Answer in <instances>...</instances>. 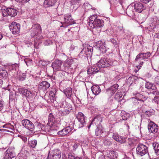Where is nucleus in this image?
Wrapping results in <instances>:
<instances>
[{"label": "nucleus", "instance_id": "obj_1", "mask_svg": "<svg viewBox=\"0 0 159 159\" xmlns=\"http://www.w3.org/2000/svg\"><path fill=\"white\" fill-rule=\"evenodd\" d=\"M88 25L93 29H100L103 26V21L97 18V15H92L89 17Z\"/></svg>", "mask_w": 159, "mask_h": 159}, {"label": "nucleus", "instance_id": "obj_2", "mask_svg": "<svg viewBox=\"0 0 159 159\" xmlns=\"http://www.w3.org/2000/svg\"><path fill=\"white\" fill-rule=\"evenodd\" d=\"M41 28L40 25L38 23H34L33 24L29 32L32 37H34L36 36V39H39L40 38H38L37 37L39 34L41 33ZM42 36L40 37V38Z\"/></svg>", "mask_w": 159, "mask_h": 159}, {"label": "nucleus", "instance_id": "obj_3", "mask_svg": "<svg viewBox=\"0 0 159 159\" xmlns=\"http://www.w3.org/2000/svg\"><path fill=\"white\" fill-rule=\"evenodd\" d=\"M97 66L99 67L106 68L115 66L113 61L111 59L105 57L101 58L97 63Z\"/></svg>", "mask_w": 159, "mask_h": 159}, {"label": "nucleus", "instance_id": "obj_4", "mask_svg": "<svg viewBox=\"0 0 159 159\" xmlns=\"http://www.w3.org/2000/svg\"><path fill=\"white\" fill-rule=\"evenodd\" d=\"M136 152L137 154L143 156L147 153L148 154L150 157V153L148 152V147L146 145L142 144H139L137 146L136 148Z\"/></svg>", "mask_w": 159, "mask_h": 159}, {"label": "nucleus", "instance_id": "obj_5", "mask_svg": "<svg viewBox=\"0 0 159 159\" xmlns=\"http://www.w3.org/2000/svg\"><path fill=\"white\" fill-rule=\"evenodd\" d=\"M81 0H66L68 7L72 10H76L81 5Z\"/></svg>", "mask_w": 159, "mask_h": 159}, {"label": "nucleus", "instance_id": "obj_6", "mask_svg": "<svg viewBox=\"0 0 159 159\" xmlns=\"http://www.w3.org/2000/svg\"><path fill=\"white\" fill-rule=\"evenodd\" d=\"M64 19L63 24L61 27H66L74 24V21L70 14H67L64 15Z\"/></svg>", "mask_w": 159, "mask_h": 159}, {"label": "nucleus", "instance_id": "obj_7", "mask_svg": "<svg viewBox=\"0 0 159 159\" xmlns=\"http://www.w3.org/2000/svg\"><path fill=\"white\" fill-rule=\"evenodd\" d=\"M22 124L25 127L31 131L32 133L35 132L34 126L31 121L25 119L22 120Z\"/></svg>", "mask_w": 159, "mask_h": 159}, {"label": "nucleus", "instance_id": "obj_8", "mask_svg": "<svg viewBox=\"0 0 159 159\" xmlns=\"http://www.w3.org/2000/svg\"><path fill=\"white\" fill-rule=\"evenodd\" d=\"M9 28L12 33L14 34H18L20 31V24L15 22H12L9 26Z\"/></svg>", "mask_w": 159, "mask_h": 159}, {"label": "nucleus", "instance_id": "obj_9", "mask_svg": "<svg viewBox=\"0 0 159 159\" xmlns=\"http://www.w3.org/2000/svg\"><path fill=\"white\" fill-rule=\"evenodd\" d=\"M35 125L36 127V130H35V132L42 130L46 132H50V130H51L50 129L49 126L47 125L43 124L39 122L36 123Z\"/></svg>", "mask_w": 159, "mask_h": 159}, {"label": "nucleus", "instance_id": "obj_10", "mask_svg": "<svg viewBox=\"0 0 159 159\" xmlns=\"http://www.w3.org/2000/svg\"><path fill=\"white\" fill-rule=\"evenodd\" d=\"M145 87L146 88L149 89V91L148 92V94L149 95H152V93H154V92L158 90L155 85L149 82H146Z\"/></svg>", "mask_w": 159, "mask_h": 159}, {"label": "nucleus", "instance_id": "obj_11", "mask_svg": "<svg viewBox=\"0 0 159 159\" xmlns=\"http://www.w3.org/2000/svg\"><path fill=\"white\" fill-rule=\"evenodd\" d=\"M148 125V129L149 132L155 134L158 132L159 130L158 126L153 122L149 120Z\"/></svg>", "mask_w": 159, "mask_h": 159}, {"label": "nucleus", "instance_id": "obj_12", "mask_svg": "<svg viewBox=\"0 0 159 159\" xmlns=\"http://www.w3.org/2000/svg\"><path fill=\"white\" fill-rule=\"evenodd\" d=\"M76 118L80 123L79 128H81L84 126V125L86 123V117L82 112H80L77 115Z\"/></svg>", "mask_w": 159, "mask_h": 159}, {"label": "nucleus", "instance_id": "obj_13", "mask_svg": "<svg viewBox=\"0 0 159 159\" xmlns=\"http://www.w3.org/2000/svg\"><path fill=\"white\" fill-rule=\"evenodd\" d=\"M135 11L139 13L141 12L146 8L145 6L139 2H135L132 3Z\"/></svg>", "mask_w": 159, "mask_h": 159}, {"label": "nucleus", "instance_id": "obj_14", "mask_svg": "<svg viewBox=\"0 0 159 159\" xmlns=\"http://www.w3.org/2000/svg\"><path fill=\"white\" fill-rule=\"evenodd\" d=\"M61 157V152L58 149L52 151L48 156V159H60Z\"/></svg>", "mask_w": 159, "mask_h": 159}, {"label": "nucleus", "instance_id": "obj_15", "mask_svg": "<svg viewBox=\"0 0 159 159\" xmlns=\"http://www.w3.org/2000/svg\"><path fill=\"white\" fill-rule=\"evenodd\" d=\"M62 62L61 61L57 60L53 61L52 64L51 66L53 68L54 71L64 70V69L61 67Z\"/></svg>", "mask_w": 159, "mask_h": 159}, {"label": "nucleus", "instance_id": "obj_16", "mask_svg": "<svg viewBox=\"0 0 159 159\" xmlns=\"http://www.w3.org/2000/svg\"><path fill=\"white\" fill-rule=\"evenodd\" d=\"M64 66L65 67L66 66L67 67L64 69V70L63 71H64V72L61 73L63 75V74L65 76L66 75H67L68 76L71 77L74 72V70L72 68H70V65L67 63H65Z\"/></svg>", "mask_w": 159, "mask_h": 159}, {"label": "nucleus", "instance_id": "obj_17", "mask_svg": "<svg viewBox=\"0 0 159 159\" xmlns=\"http://www.w3.org/2000/svg\"><path fill=\"white\" fill-rule=\"evenodd\" d=\"M14 148L12 147H10L6 150L4 157L5 159H12L15 157L14 151Z\"/></svg>", "mask_w": 159, "mask_h": 159}, {"label": "nucleus", "instance_id": "obj_18", "mask_svg": "<svg viewBox=\"0 0 159 159\" xmlns=\"http://www.w3.org/2000/svg\"><path fill=\"white\" fill-rule=\"evenodd\" d=\"M18 67V64L16 63L9 65H8V69L9 72L12 73V75L15 76L17 73Z\"/></svg>", "mask_w": 159, "mask_h": 159}, {"label": "nucleus", "instance_id": "obj_19", "mask_svg": "<svg viewBox=\"0 0 159 159\" xmlns=\"http://www.w3.org/2000/svg\"><path fill=\"white\" fill-rule=\"evenodd\" d=\"M119 86L117 84L113 85L106 90V93L109 96L113 95L118 89Z\"/></svg>", "mask_w": 159, "mask_h": 159}, {"label": "nucleus", "instance_id": "obj_20", "mask_svg": "<svg viewBox=\"0 0 159 159\" xmlns=\"http://www.w3.org/2000/svg\"><path fill=\"white\" fill-rule=\"evenodd\" d=\"M132 4L129 5L126 10V13L127 15L132 18L135 17V10Z\"/></svg>", "mask_w": 159, "mask_h": 159}, {"label": "nucleus", "instance_id": "obj_21", "mask_svg": "<svg viewBox=\"0 0 159 159\" xmlns=\"http://www.w3.org/2000/svg\"><path fill=\"white\" fill-rule=\"evenodd\" d=\"M71 127L70 126H69L59 131L57 134L58 135L61 136H66L71 131Z\"/></svg>", "mask_w": 159, "mask_h": 159}, {"label": "nucleus", "instance_id": "obj_22", "mask_svg": "<svg viewBox=\"0 0 159 159\" xmlns=\"http://www.w3.org/2000/svg\"><path fill=\"white\" fill-rule=\"evenodd\" d=\"M50 86V84L46 81L42 82L39 86V89L43 92H45Z\"/></svg>", "mask_w": 159, "mask_h": 159}, {"label": "nucleus", "instance_id": "obj_23", "mask_svg": "<svg viewBox=\"0 0 159 159\" xmlns=\"http://www.w3.org/2000/svg\"><path fill=\"white\" fill-rule=\"evenodd\" d=\"M96 45L98 48L102 52H106L107 51L105 44L102 41H99L97 42Z\"/></svg>", "mask_w": 159, "mask_h": 159}, {"label": "nucleus", "instance_id": "obj_24", "mask_svg": "<svg viewBox=\"0 0 159 159\" xmlns=\"http://www.w3.org/2000/svg\"><path fill=\"white\" fill-rule=\"evenodd\" d=\"M106 156L110 159H116L117 158V153L115 151L109 150L106 152Z\"/></svg>", "mask_w": 159, "mask_h": 159}, {"label": "nucleus", "instance_id": "obj_25", "mask_svg": "<svg viewBox=\"0 0 159 159\" xmlns=\"http://www.w3.org/2000/svg\"><path fill=\"white\" fill-rule=\"evenodd\" d=\"M150 53L149 52H147L145 53H140L139 54L136 56L135 59L136 61H138V59L142 58L143 59H147L150 56Z\"/></svg>", "mask_w": 159, "mask_h": 159}, {"label": "nucleus", "instance_id": "obj_26", "mask_svg": "<svg viewBox=\"0 0 159 159\" xmlns=\"http://www.w3.org/2000/svg\"><path fill=\"white\" fill-rule=\"evenodd\" d=\"M18 90L20 93L22 94L26 97H29L31 94V92L27 89L19 88Z\"/></svg>", "mask_w": 159, "mask_h": 159}, {"label": "nucleus", "instance_id": "obj_27", "mask_svg": "<svg viewBox=\"0 0 159 159\" xmlns=\"http://www.w3.org/2000/svg\"><path fill=\"white\" fill-rule=\"evenodd\" d=\"M48 121L47 125L49 126L50 129L51 130V129L55 124V119L51 113L49 115Z\"/></svg>", "mask_w": 159, "mask_h": 159}, {"label": "nucleus", "instance_id": "obj_28", "mask_svg": "<svg viewBox=\"0 0 159 159\" xmlns=\"http://www.w3.org/2000/svg\"><path fill=\"white\" fill-rule=\"evenodd\" d=\"M56 2V0H47L44 1L43 2V6L45 7H52L54 5Z\"/></svg>", "mask_w": 159, "mask_h": 159}, {"label": "nucleus", "instance_id": "obj_29", "mask_svg": "<svg viewBox=\"0 0 159 159\" xmlns=\"http://www.w3.org/2000/svg\"><path fill=\"white\" fill-rule=\"evenodd\" d=\"M64 93L67 98L71 99V98L73 95L72 89L68 87L64 90Z\"/></svg>", "mask_w": 159, "mask_h": 159}, {"label": "nucleus", "instance_id": "obj_30", "mask_svg": "<svg viewBox=\"0 0 159 159\" xmlns=\"http://www.w3.org/2000/svg\"><path fill=\"white\" fill-rule=\"evenodd\" d=\"M91 89L93 93L95 95H98L101 91L100 87L97 85H93Z\"/></svg>", "mask_w": 159, "mask_h": 159}, {"label": "nucleus", "instance_id": "obj_31", "mask_svg": "<svg viewBox=\"0 0 159 159\" xmlns=\"http://www.w3.org/2000/svg\"><path fill=\"white\" fill-rule=\"evenodd\" d=\"M83 45L84 47V51L85 50V52L86 56L90 55L91 51H93V47L86 44H84Z\"/></svg>", "mask_w": 159, "mask_h": 159}, {"label": "nucleus", "instance_id": "obj_32", "mask_svg": "<svg viewBox=\"0 0 159 159\" xmlns=\"http://www.w3.org/2000/svg\"><path fill=\"white\" fill-rule=\"evenodd\" d=\"M8 15L11 17H15L17 15V10L13 8H8Z\"/></svg>", "mask_w": 159, "mask_h": 159}, {"label": "nucleus", "instance_id": "obj_33", "mask_svg": "<svg viewBox=\"0 0 159 159\" xmlns=\"http://www.w3.org/2000/svg\"><path fill=\"white\" fill-rule=\"evenodd\" d=\"M58 91V89L55 87H53L52 89V90L50 91L49 95L52 97V99L54 100L56 98L57 95V92Z\"/></svg>", "mask_w": 159, "mask_h": 159}, {"label": "nucleus", "instance_id": "obj_34", "mask_svg": "<svg viewBox=\"0 0 159 159\" xmlns=\"http://www.w3.org/2000/svg\"><path fill=\"white\" fill-rule=\"evenodd\" d=\"M153 93H152L153 96L155 95L153 101L155 103L158 104L159 103V92L158 90L157 91Z\"/></svg>", "mask_w": 159, "mask_h": 159}, {"label": "nucleus", "instance_id": "obj_35", "mask_svg": "<svg viewBox=\"0 0 159 159\" xmlns=\"http://www.w3.org/2000/svg\"><path fill=\"white\" fill-rule=\"evenodd\" d=\"M103 131L102 127L97 126V128L95 130V134L96 136H99L103 133Z\"/></svg>", "mask_w": 159, "mask_h": 159}, {"label": "nucleus", "instance_id": "obj_36", "mask_svg": "<svg viewBox=\"0 0 159 159\" xmlns=\"http://www.w3.org/2000/svg\"><path fill=\"white\" fill-rule=\"evenodd\" d=\"M7 72L5 70H3L2 67H0V78H6L7 77Z\"/></svg>", "mask_w": 159, "mask_h": 159}, {"label": "nucleus", "instance_id": "obj_37", "mask_svg": "<svg viewBox=\"0 0 159 159\" xmlns=\"http://www.w3.org/2000/svg\"><path fill=\"white\" fill-rule=\"evenodd\" d=\"M137 100L139 101H142L144 102L148 98L147 96H145L142 94H138L137 96Z\"/></svg>", "mask_w": 159, "mask_h": 159}, {"label": "nucleus", "instance_id": "obj_38", "mask_svg": "<svg viewBox=\"0 0 159 159\" xmlns=\"http://www.w3.org/2000/svg\"><path fill=\"white\" fill-rule=\"evenodd\" d=\"M73 110L71 107L65 109L61 111V115L62 116H65L68 115L70 112H73Z\"/></svg>", "mask_w": 159, "mask_h": 159}, {"label": "nucleus", "instance_id": "obj_39", "mask_svg": "<svg viewBox=\"0 0 159 159\" xmlns=\"http://www.w3.org/2000/svg\"><path fill=\"white\" fill-rule=\"evenodd\" d=\"M152 146L155 153L157 155H159V144L157 143H152Z\"/></svg>", "mask_w": 159, "mask_h": 159}, {"label": "nucleus", "instance_id": "obj_40", "mask_svg": "<svg viewBox=\"0 0 159 159\" xmlns=\"http://www.w3.org/2000/svg\"><path fill=\"white\" fill-rule=\"evenodd\" d=\"M153 25H154L155 27L156 28L159 25V19L157 17H154L152 20Z\"/></svg>", "mask_w": 159, "mask_h": 159}, {"label": "nucleus", "instance_id": "obj_41", "mask_svg": "<svg viewBox=\"0 0 159 159\" xmlns=\"http://www.w3.org/2000/svg\"><path fill=\"white\" fill-rule=\"evenodd\" d=\"M37 144V141L35 139L32 140L30 141L29 143L30 146L32 148H35Z\"/></svg>", "mask_w": 159, "mask_h": 159}, {"label": "nucleus", "instance_id": "obj_42", "mask_svg": "<svg viewBox=\"0 0 159 159\" xmlns=\"http://www.w3.org/2000/svg\"><path fill=\"white\" fill-rule=\"evenodd\" d=\"M93 121L95 122V123H97L98 124H100L102 122V119L100 116H98L94 118Z\"/></svg>", "mask_w": 159, "mask_h": 159}, {"label": "nucleus", "instance_id": "obj_43", "mask_svg": "<svg viewBox=\"0 0 159 159\" xmlns=\"http://www.w3.org/2000/svg\"><path fill=\"white\" fill-rule=\"evenodd\" d=\"M99 66H97V64L96 65L93 66H92V69L93 70H94V73L95 74L98 72L100 70V68Z\"/></svg>", "mask_w": 159, "mask_h": 159}, {"label": "nucleus", "instance_id": "obj_44", "mask_svg": "<svg viewBox=\"0 0 159 159\" xmlns=\"http://www.w3.org/2000/svg\"><path fill=\"white\" fill-rule=\"evenodd\" d=\"M154 113V111L153 109H150L149 111H147L145 112V114L148 116H150Z\"/></svg>", "mask_w": 159, "mask_h": 159}, {"label": "nucleus", "instance_id": "obj_45", "mask_svg": "<svg viewBox=\"0 0 159 159\" xmlns=\"http://www.w3.org/2000/svg\"><path fill=\"white\" fill-rule=\"evenodd\" d=\"M118 140L119 141H117V142L121 143H123L126 142V138L125 137H123L120 135Z\"/></svg>", "mask_w": 159, "mask_h": 159}, {"label": "nucleus", "instance_id": "obj_46", "mask_svg": "<svg viewBox=\"0 0 159 159\" xmlns=\"http://www.w3.org/2000/svg\"><path fill=\"white\" fill-rule=\"evenodd\" d=\"M8 10V8H7L6 9H4L3 10H2V15L3 16H9L8 15V11L7 10Z\"/></svg>", "mask_w": 159, "mask_h": 159}, {"label": "nucleus", "instance_id": "obj_47", "mask_svg": "<svg viewBox=\"0 0 159 159\" xmlns=\"http://www.w3.org/2000/svg\"><path fill=\"white\" fill-rule=\"evenodd\" d=\"M85 51V50L84 51V48H83L79 54V56L80 57H85L87 56Z\"/></svg>", "mask_w": 159, "mask_h": 159}, {"label": "nucleus", "instance_id": "obj_48", "mask_svg": "<svg viewBox=\"0 0 159 159\" xmlns=\"http://www.w3.org/2000/svg\"><path fill=\"white\" fill-rule=\"evenodd\" d=\"M104 144L106 146H110L111 144V143L109 139H105L104 140Z\"/></svg>", "mask_w": 159, "mask_h": 159}, {"label": "nucleus", "instance_id": "obj_49", "mask_svg": "<svg viewBox=\"0 0 159 159\" xmlns=\"http://www.w3.org/2000/svg\"><path fill=\"white\" fill-rule=\"evenodd\" d=\"M15 97V95H14L13 93L11 92L10 93L9 95V100L10 101H13Z\"/></svg>", "mask_w": 159, "mask_h": 159}, {"label": "nucleus", "instance_id": "obj_50", "mask_svg": "<svg viewBox=\"0 0 159 159\" xmlns=\"http://www.w3.org/2000/svg\"><path fill=\"white\" fill-rule=\"evenodd\" d=\"M52 43L51 40L48 39L44 41L43 44L45 46H48L52 44Z\"/></svg>", "mask_w": 159, "mask_h": 159}, {"label": "nucleus", "instance_id": "obj_51", "mask_svg": "<svg viewBox=\"0 0 159 159\" xmlns=\"http://www.w3.org/2000/svg\"><path fill=\"white\" fill-rule=\"evenodd\" d=\"M87 72L88 74L90 75L92 74H95L94 72V70H93V69H92V66L88 69Z\"/></svg>", "mask_w": 159, "mask_h": 159}, {"label": "nucleus", "instance_id": "obj_52", "mask_svg": "<svg viewBox=\"0 0 159 159\" xmlns=\"http://www.w3.org/2000/svg\"><path fill=\"white\" fill-rule=\"evenodd\" d=\"M4 107V101L0 98V111L3 109Z\"/></svg>", "mask_w": 159, "mask_h": 159}, {"label": "nucleus", "instance_id": "obj_53", "mask_svg": "<svg viewBox=\"0 0 159 159\" xmlns=\"http://www.w3.org/2000/svg\"><path fill=\"white\" fill-rule=\"evenodd\" d=\"M120 136V135L116 134H113L112 136V138L114 140L117 141H119V138Z\"/></svg>", "mask_w": 159, "mask_h": 159}, {"label": "nucleus", "instance_id": "obj_54", "mask_svg": "<svg viewBox=\"0 0 159 159\" xmlns=\"http://www.w3.org/2000/svg\"><path fill=\"white\" fill-rule=\"evenodd\" d=\"M26 78V75L25 74L23 73L19 75V79L20 80L23 81Z\"/></svg>", "mask_w": 159, "mask_h": 159}, {"label": "nucleus", "instance_id": "obj_55", "mask_svg": "<svg viewBox=\"0 0 159 159\" xmlns=\"http://www.w3.org/2000/svg\"><path fill=\"white\" fill-rule=\"evenodd\" d=\"M79 146V144L78 143H75L73 145L72 147L73 148V151H75Z\"/></svg>", "mask_w": 159, "mask_h": 159}, {"label": "nucleus", "instance_id": "obj_56", "mask_svg": "<svg viewBox=\"0 0 159 159\" xmlns=\"http://www.w3.org/2000/svg\"><path fill=\"white\" fill-rule=\"evenodd\" d=\"M143 63V62H141L139 65H138L136 66V67L138 69V70H136V72L138 71L140 69V68L142 66Z\"/></svg>", "mask_w": 159, "mask_h": 159}, {"label": "nucleus", "instance_id": "obj_57", "mask_svg": "<svg viewBox=\"0 0 159 159\" xmlns=\"http://www.w3.org/2000/svg\"><path fill=\"white\" fill-rule=\"evenodd\" d=\"M75 156L73 155L71 153H69L68 155V158L69 159H74Z\"/></svg>", "mask_w": 159, "mask_h": 159}, {"label": "nucleus", "instance_id": "obj_58", "mask_svg": "<svg viewBox=\"0 0 159 159\" xmlns=\"http://www.w3.org/2000/svg\"><path fill=\"white\" fill-rule=\"evenodd\" d=\"M110 41L111 43H113L115 45H117V43L116 40L114 39H110Z\"/></svg>", "mask_w": 159, "mask_h": 159}, {"label": "nucleus", "instance_id": "obj_59", "mask_svg": "<svg viewBox=\"0 0 159 159\" xmlns=\"http://www.w3.org/2000/svg\"><path fill=\"white\" fill-rule=\"evenodd\" d=\"M132 78L134 82L135 81H137L139 79L138 77L135 75H132Z\"/></svg>", "mask_w": 159, "mask_h": 159}, {"label": "nucleus", "instance_id": "obj_60", "mask_svg": "<svg viewBox=\"0 0 159 159\" xmlns=\"http://www.w3.org/2000/svg\"><path fill=\"white\" fill-rule=\"evenodd\" d=\"M155 81L157 84H159V77L157 76L155 78Z\"/></svg>", "mask_w": 159, "mask_h": 159}, {"label": "nucleus", "instance_id": "obj_61", "mask_svg": "<svg viewBox=\"0 0 159 159\" xmlns=\"http://www.w3.org/2000/svg\"><path fill=\"white\" fill-rule=\"evenodd\" d=\"M74 159H84V157H79L78 156H75L74 158Z\"/></svg>", "mask_w": 159, "mask_h": 159}, {"label": "nucleus", "instance_id": "obj_62", "mask_svg": "<svg viewBox=\"0 0 159 159\" xmlns=\"http://www.w3.org/2000/svg\"><path fill=\"white\" fill-rule=\"evenodd\" d=\"M154 37L155 38L159 39V33H156L155 34Z\"/></svg>", "mask_w": 159, "mask_h": 159}, {"label": "nucleus", "instance_id": "obj_63", "mask_svg": "<svg viewBox=\"0 0 159 159\" xmlns=\"http://www.w3.org/2000/svg\"><path fill=\"white\" fill-rule=\"evenodd\" d=\"M142 2L145 3H148L150 0H140Z\"/></svg>", "mask_w": 159, "mask_h": 159}, {"label": "nucleus", "instance_id": "obj_64", "mask_svg": "<svg viewBox=\"0 0 159 159\" xmlns=\"http://www.w3.org/2000/svg\"><path fill=\"white\" fill-rule=\"evenodd\" d=\"M105 157L103 155H101L98 157V159H104Z\"/></svg>", "mask_w": 159, "mask_h": 159}]
</instances>
